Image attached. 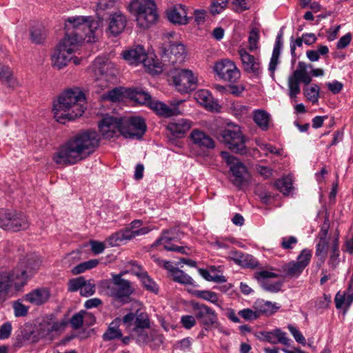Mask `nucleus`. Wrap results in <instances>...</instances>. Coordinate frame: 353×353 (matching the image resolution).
<instances>
[{
    "instance_id": "48",
    "label": "nucleus",
    "mask_w": 353,
    "mask_h": 353,
    "mask_svg": "<svg viewBox=\"0 0 353 353\" xmlns=\"http://www.w3.org/2000/svg\"><path fill=\"white\" fill-rule=\"evenodd\" d=\"M196 296L200 299L208 301L218 305V295L216 292L209 290H199L196 292Z\"/></svg>"
},
{
    "instance_id": "31",
    "label": "nucleus",
    "mask_w": 353,
    "mask_h": 353,
    "mask_svg": "<svg viewBox=\"0 0 353 353\" xmlns=\"http://www.w3.org/2000/svg\"><path fill=\"white\" fill-rule=\"evenodd\" d=\"M181 103L178 101L172 103V107L159 101H153L150 108L152 109L157 114L163 117H170L176 114L179 112L177 105Z\"/></svg>"
},
{
    "instance_id": "49",
    "label": "nucleus",
    "mask_w": 353,
    "mask_h": 353,
    "mask_svg": "<svg viewBox=\"0 0 353 353\" xmlns=\"http://www.w3.org/2000/svg\"><path fill=\"white\" fill-rule=\"evenodd\" d=\"M0 79L8 83L10 86H14L15 80L10 68L0 65Z\"/></svg>"
},
{
    "instance_id": "40",
    "label": "nucleus",
    "mask_w": 353,
    "mask_h": 353,
    "mask_svg": "<svg viewBox=\"0 0 353 353\" xmlns=\"http://www.w3.org/2000/svg\"><path fill=\"white\" fill-rule=\"evenodd\" d=\"M128 89L124 88H115L110 90L106 94H103V99H109L112 102L122 101L125 96H128Z\"/></svg>"
},
{
    "instance_id": "18",
    "label": "nucleus",
    "mask_w": 353,
    "mask_h": 353,
    "mask_svg": "<svg viewBox=\"0 0 353 353\" xmlns=\"http://www.w3.org/2000/svg\"><path fill=\"white\" fill-rule=\"evenodd\" d=\"M122 118L108 117L99 123V128L103 137L105 139H111L117 133L121 134Z\"/></svg>"
},
{
    "instance_id": "9",
    "label": "nucleus",
    "mask_w": 353,
    "mask_h": 353,
    "mask_svg": "<svg viewBox=\"0 0 353 353\" xmlns=\"http://www.w3.org/2000/svg\"><path fill=\"white\" fill-rule=\"evenodd\" d=\"M146 130L145 119L141 117L122 118L121 134L125 138L141 140Z\"/></svg>"
},
{
    "instance_id": "23",
    "label": "nucleus",
    "mask_w": 353,
    "mask_h": 353,
    "mask_svg": "<svg viewBox=\"0 0 353 353\" xmlns=\"http://www.w3.org/2000/svg\"><path fill=\"white\" fill-rule=\"evenodd\" d=\"M192 122L186 119H174L170 122L166 129L174 138H181L192 127Z\"/></svg>"
},
{
    "instance_id": "25",
    "label": "nucleus",
    "mask_w": 353,
    "mask_h": 353,
    "mask_svg": "<svg viewBox=\"0 0 353 353\" xmlns=\"http://www.w3.org/2000/svg\"><path fill=\"white\" fill-rule=\"evenodd\" d=\"M258 338L261 341H268L272 344L281 343L286 346L290 345V339L286 336V333L277 328L271 332H260Z\"/></svg>"
},
{
    "instance_id": "39",
    "label": "nucleus",
    "mask_w": 353,
    "mask_h": 353,
    "mask_svg": "<svg viewBox=\"0 0 353 353\" xmlns=\"http://www.w3.org/2000/svg\"><path fill=\"white\" fill-rule=\"evenodd\" d=\"M170 233V230H164L161 232V235L159 237L155 242L151 245L153 248H157L160 245H163V249L167 251H170L168 248H172L174 244L171 243V241L174 239L171 236H168V234Z\"/></svg>"
},
{
    "instance_id": "5",
    "label": "nucleus",
    "mask_w": 353,
    "mask_h": 353,
    "mask_svg": "<svg viewBox=\"0 0 353 353\" xmlns=\"http://www.w3.org/2000/svg\"><path fill=\"white\" fill-rule=\"evenodd\" d=\"M125 272L112 274V280L103 281V287L106 289V294L122 303L130 302V296L134 293V288L132 283L122 278Z\"/></svg>"
},
{
    "instance_id": "6",
    "label": "nucleus",
    "mask_w": 353,
    "mask_h": 353,
    "mask_svg": "<svg viewBox=\"0 0 353 353\" xmlns=\"http://www.w3.org/2000/svg\"><path fill=\"white\" fill-rule=\"evenodd\" d=\"M219 139L226 147L234 152L242 154L247 151L245 145L247 139L239 125L228 127L221 130Z\"/></svg>"
},
{
    "instance_id": "44",
    "label": "nucleus",
    "mask_w": 353,
    "mask_h": 353,
    "mask_svg": "<svg viewBox=\"0 0 353 353\" xmlns=\"http://www.w3.org/2000/svg\"><path fill=\"white\" fill-rule=\"evenodd\" d=\"M339 241L338 238H336L332 245V253L329 259V265L332 268H335L339 263Z\"/></svg>"
},
{
    "instance_id": "12",
    "label": "nucleus",
    "mask_w": 353,
    "mask_h": 353,
    "mask_svg": "<svg viewBox=\"0 0 353 353\" xmlns=\"http://www.w3.org/2000/svg\"><path fill=\"white\" fill-rule=\"evenodd\" d=\"M221 156L230 167V171L233 176L232 183L236 187L241 186L246 181L247 168L238 158L230 154L228 152L222 151Z\"/></svg>"
},
{
    "instance_id": "62",
    "label": "nucleus",
    "mask_w": 353,
    "mask_h": 353,
    "mask_svg": "<svg viewBox=\"0 0 353 353\" xmlns=\"http://www.w3.org/2000/svg\"><path fill=\"white\" fill-rule=\"evenodd\" d=\"M196 320L195 315H184L181 316V323L185 329L189 330L196 325Z\"/></svg>"
},
{
    "instance_id": "7",
    "label": "nucleus",
    "mask_w": 353,
    "mask_h": 353,
    "mask_svg": "<svg viewBox=\"0 0 353 353\" xmlns=\"http://www.w3.org/2000/svg\"><path fill=\"white\" fill-rule=\"evenodd\" d=\"M29 225L27 216L22 212L0 208V228L19 232L28 229Z\"/></svg>"
},
{
    "instance_id": "56",
    "label": "nucleus",
    "mask_w": 353,
    "mask_h": 353,
    "mask_svg": "<svg viewBox=\"0 0 353 353\" xmlns=\"http://www.w3.org/2000/svg\"><path fill=\"white\" fill-rule=\"evenodd\" d=\"M259 40V33L257 29H253L250 32L248 37V49L253 52L258 48V42Z\"/></svg>"
},
{
    "instance_id": "38",
    "label": "nucleus",
    "mask_w": 353,
    "mask_h": 353,
    "mask_svg": "<svg viewBox=\"0 0 353 353\" xmlns=\"http://www.w3.org/2000/svg\"><path fill=\"white\" fill-rule=\"evenodd\" d=\"M141 63H143L147 71L152 75L159 74L162 72L161 63L157 59L148 57L147 54Z\"/></svg>"
},
{
    "instance_id": "29",
    "label": "nucleus",
    "mask_w": 353,
    "mask_h": 353,
    "mask_svg": "<svg viewBox=\"0 0 353 353\" xmlns=\"http://www.w3.org/2000/svg\"><path fill=\"white\" fill-rule=\"evenodd\" d=\"M122 56L130 65H137L144 60L146 53L144 48L138 45L133 48L123 51Z\"/></svg>"
},
{
    "instance_id": "8",
    "label": "nucleus",
    "mask_w": 353,
    "mask_h": 353,
    "mask_svg": "<svg viewBox=\"0 0 353 353\" xmlns=\"http://www.w3.org/2000/svg\"><path fill=\"white\" fill-rule=\"evenodd\" d=\"M41 261L38 255L35 254H28L24 259L20 261L17 268L19 270V279L16 281L14 288L17 291H20L26 284L29 278L32 276L39 270Z\"/></svg>"
},
{
    "instance_id": "1",
    "label": "nucleus",
    "mask_w": 353,
    "mask_h": 353,
    "mask_svg": "<svg viewBox=\"0 0 353 353\" xmlns=\"http://www.w3.org/2000/svg\"><path fill=\"white\" fill-rule=\"evenodd\" d=\"M99 137L96 131L81 132L59 147L52 159L59 165H73L84 159L98 147Z\"/></svg>"
},
{
    "instance_id": "61",
    "label": "nucleus",
    "mask_w": 353,
    "mask_h": 353,
    "mask_svg": "<svg viewBox=\"0 0 353 353\" xmlns=\"http://www.w3.org/2000/svg\"><path fill=\"white\" fill-rule=\"evenodd\" d=\"M298 242V239L296 237L294 236H290L283 237L281 239V246L284 250H291L294 248V245H295Z\"/></svg>"
},
{
    "instance_id": "51",
    "label": "nucleus",
    "mask_w": 353,
    "mask_h": 353,
    "mask_svg": "<svg viewBox=\"0 0 353 353\" xmlns=\"http://www.w3.org/2000/svg\"><path fill=\"white\" fill-rule=\"evenodd\" d=\"M228 0H212L209 10L212 14H220L227 6Z\"/></svg>"
},
{
    "instance_id": "13",
    "label": "nucleus",
    "mask_w": 353,
    "mask_h": 353,
    "mask_svg": "<svg viewBox=\"0 0 353 353\" xmlns=\"http://www.w3.org/2000/svg\"><path fill=\"white\" fill-rule=\"evenodd\" d=\"M192 307L196 320L204 326L205 330H209L218 324L217 314L210 307L198 302H193Z\"/></svg>"
},
{
    "instance_id": "32",
    "label": "nucleus",
    "mask_w": 353,
    "mask_h": 353,
    "mask_svg": "<svg viewBox=\"0 0 353 353\" xmlns=\"http://www.w3.org/2000/svg\"><path fill=\"white\" fill-rule=\"evenodd\" d=\"M127 92L128 97H129L130 99L140 104L147 105L150 108L152 105V102L154 101L152 100L151 96L141 88H129L128 91Z\"/></svg>"
},
{
    "instance_id": "17",
    "label": "nucleus",
    "mask_w": 353,
    "mask_h": 353,
    "mask_svg": "<svg viewBox=\"0 0 353 353\" xmlns=\"http://www.w3.org/2000/svg\"><path fill=\"white\" fill-rule=\"evenodd\" d=\"M162 59L164 61H168L174 65L182 63L186 57V50L183 44L174 43L169 46V48L163 49Z\"/></svg>"
},
{
    "instance_id": "30",
    "label": "nucleus",
    "mask_w": 353,
    "mask_h": 353,
    "mask_svg": "<svg viewBox=\"0 0 353 353\" xmlns=\"http://www.w3.org/2000/svg\"><path fill=\"white\" fill-rule=\"evenodd\" d=\"M230 257L235 263L243 268H254L259 264L257 260L253 256L237 250L231 251Z\"/></svg>"
},
{
    "instance_id": "34",
    "label": "nucleus",
    "mask_w": 353,
    "mask_h": 353,
    "mask_svg": "<svg viewBox=\"0 0 353 353\" xmlns=\"http://www.w3.org/2000/svg\"><path fill=\"white\" fill-rule=\"evenodd\" d=\"M121 320L115 319L110 323L107 330L103 334V339L104 341H112L117 339H120L122 336V332L119 328Z\"/></svg>"
},
{
    "instance_id": "54",
    "label": "nucleus",
    "mask_w": 353,
    "mask_h": 353,
    "mask_svg": "<svg viewBox=\"0 0 353 353\" xmlns=\"http://www.w3.org/2000/svg\"><path fill=\"white\" fill-rule=\"evenodd\" d=\"M13 310L15 316H25L28 313L29 307L23 304L21 301L19 299L13 303Z\"/></svg>"
},
{
    "instance_id": "3",
    "label": "nucleus",
    "mask_w": 353,
    "mask_h": 353,
    "mask_svg": "<svg viewBox=\"0 0 353 353\" xmlns=\"http://www.w3.org/2000/svg\"><path fill=\"white\" fill-rule=\"evenodd\" d=\"M84 105L85 97L79 88L68 90L54 103V117L58 122L63 123L65 120H74L83 114Z\"/></svg>"
},
{
    "instance_id": "19",
    "label": "nucleus",
    "mask_w": 353,
    "mask_h": 353,
    "mask_svg": "<svg viewBox=\"0 0 353 353\" xmlns=\"http://www.w3.org/2000/svg\"><path fill=\"white\" fill-rule=\"evenodd\" d=\"M19 270L9 272H0V300H5L12 286V283L19 279Z\"/></svg>"
},
{
    "instance_id": "60",
    "label": "nucleus",
    "mask_w": 353,
    "mask_h": 353,
    "mask_svg": "<svg viewBox=\"0 0 353 353\" xmlns=\"http://www.w3.org/2000/svg\"><path fill=\"white\" fill-rule=\"evenodd\" d=\"M238 314L246 321L256 320L259 318L255 309L245 308L239 311Z\"/></svg>"
},
{
    "instance_id": "45",
    "label": "nucleus",
    "mask_w": 353,
    "mask_h": 353,
    "mask_svg": "<svg viewBox=\"0 0 353 353\" xmlns=\"http://www.w3.org/2000/svg\"><path fill=\"white\" fill-rule=\"evenodd\" d=\"M320 88L318 85L313 84L311 87L307 88L304 91V94L313 104L317 103L319 98Z\"/></svg>"
},
{
    "instance_id": "55",
    "label": "nucleus",
    "mask_w": 353,
    "mask_h": 353,
    "mask_svg": "<svg viewBox=\"0 0 353 353\" xmlns=\"http://www.w3.org/2000/svg\"><path fill=\"white\" fill-rule=\"evenodd\" d=\"M85 278L83 276H79L75 279L69 280L68 281V291L69 292H77L82 288V286L85 285Z\"/></svg>"
},
{
    "instance_id": "37",
    "label": "nucleus",
    "mask_w": 353,
    "mask_h": 353,
    "mask_svg": "<svg viewBox=\"0 0 353 353\" xmlns=\"http://www.w3.org/2000/svg\"><path fill=\"white\" fill-rule=\"evenodd\" d=\"M135 275L140 279L143 287L148 291L157 294L159 287L157 283L148 276L146 271L136 272Z\"/></svg>"
},
{
    "instance_id": "15",
    "label": "nucleus",
    "mask_w": 353,
    "mask_h": 353,
    "mask_svg": "<svg viewBox=\"0 0 353 353\" xmlns=\"http://www.w3.org/2000/svg\"><path fill=\"white\" fill-rule=\"evenodd\" d=\"M312 258V250L303 249L298 255L296 261H292L282 266L283 272L290 277L299 276L308 265Z\"/></svg>"
},
{
    "instance_id": "36",
    "label": "nucleus",
    "mask_w": 353,
    "mask_h": 353,
    "mask_svg": "<svg viewBox=\"0 0 353 353\" xmlns=\"http://www.w3.org/2000/svg\"><path fill=\"white\" fill-rule=\"evenodd\" d=\"M253 308L256 310L259 317L261 314L271 315L274 313L277 309L274 304L263 300L256 301L253 305Z\"/></svg>"
},
{
    "instance_id": "58",
    "label": "nucleus",
    "mask_w": 353,
    "mask_h": 353,
    "mask_svg": "<svg viewBox=\"0 0 353 353\" xmlns=\"http://www.w3.org/2000/svg\"><path fill=\"white\" fill-rule=\"evenodd\" d=\"M96 290L95 284L92 282L91 280L86 281L85 280V285L82 286V288L80 292V294L83 296H90L93 295Z\"/></svg>"
},
{
    "instance_id": "63",
    "label": "nucleus",
    "mask_w": 353,
    "mask_h": 353,
    "mask_svg": "<svg viewBox=\"0 0 353 353\" xmlns=\"http://www.w3.org/2000/svg\"><path fill=\"white\" fill-rule=\"evenodd\" d=\"M12 325L9 322L3 323L0 327V340L8 339L11 334Z\"/></svg>"
},
{
    "instance_id": "35",
    "label": "nucleus",
    "mask_w": 353,
    "mask_h": 353,
    "mask_svg": "<svg viewBox=\"0 0 353 353\" xmlns=\"http://www.w3.org/2000/svg\"><path fill=\"white\" fill-rule=\"evenodd\" d=\"M253 120L263 130H268L270 127V115L263 110H256L253 112Z\"/></svg>"
},
{
    "instance_id": "59",
    "label": "nucleus",
    "mask_w": 353,
    "mask_h": 353,
    "mask_svg": "<svg viewBox=\"0 0 353 353\" xmlns=\"http://www.w3.org/2000/svg\"><path fill=\"white\" fill-rule=\"evenodd\" d=\"M347 292L345 291L343 294L338 292L336 294L334 301L336 307L338 309L342 308L343 306H345L347 308H349L351 304H348L347 301Z\"/></svg>"
},
{
    "instance_id": "52",
    "label": "nucleus",
    "mask_w": 353,
    "mask_h": 353,
    "mask_svg": "<svg viewBox=\"0 0 353 353\" xmlns=\"http://www.w3.org/2000/svg\"><path fill=\"white\" fill-rule=\"evenodd\" d=\"M134 330H141L140 328H149L150 320L146 313L142 312L137 314L135 319Z\"/></svg>"
},
{
    "instance_id": "26",
    "label": "nucleus",
    "mask_w": 353,
    "mask_h": 353,
    "mask_svg": "<svg viewBox=\"0 0 353 353\" xmlns=\"http://www.w3.org/2000/svg\"><path fill=\"white\" fill-rule=\"evenodd\" d=\"M190 138L192 143L201 149L210 150L215 147V142L213 139L201 130H193L190 133Z\"/></svg>"
},
{
    "instance_id": "42",
    "label": "nucleus",
    "mask_w": 353,
    "mask_h": 353,
    "mask_svg": "<svg viewBox=\"0 0 353 353\" xmlns=\"http://www.w3.org/2000/svg\"><path fill=\"white\" fill-rule=\"evenodd\" d=\"M99 260L91 259L76 265L72 270L73 274H79L84 272L85 270H91L95 268L99 264Z\"/></svg>"
},
{
    "instance_id": "2",
    "label": "nucleus",
    "mask_w": 353,
    "mask_h": 353,
    "mask_svg": "<svg viewBox=\"0 0 353 353\" xmlns=\"http://www.w3.org/2000/svg\"><path fill=\"white\" fill-rule=\"evenodd\" d=\"M99 27V22L92 17H70L65 20L64 38L72 43V46L79 48L84 40L88 43L96 41Z\"/></svg>"
},
{
    "instance_id": "4",
    "label": "nucleus",
    "mask_w": 353,
    "mask_h": 353,
    "mask_svg": "<svg viewBox=\"0 0 353 353\" xmlns=\"http://www.w3.org/2000/svg\"><path fill=\"white\" fill-rule=\"evenodd\" d=\"M130 7L136 16L137 25L142 28H150L158 20L157 6L154 0H134Z\"/></svg>"
},
{
    "instance_id": "10",
    "label": "nucleus",
    "mask_w": 353,
    "mask_h": 353,
    "mask_svg": "<svg viewBox=\"0 0 353 353\" xmlns=\"http://www.w3.org/2000/svg\"><path fill=\"white\" fill-rule=\"evenodd\" d=\"M176 89L181 93H189L196 88L197 79L190 70L174 69L170 72Z\"/></svg>"
},
{
    "instance_id": "41",
    "label": "nucleus",
    "mask_w": 353,
    "mask_h": 353,
    "mask_svg": "<svg viewBox=\"0 0 353 353\" xmlns=\"http://www.w3.org/2000/svg\"><path fill=\"white\" fill-rule=\"evenodd\" d=\"M115 0H99L97 13L100 19H103L105 13H110L115 6Z\"/></svg>"
},
{
    "instance_id": "21",
    "label": "nucleus",
    "mask_w": 353,
    "mask_h": 353,
    "mask_svg": "<svg viewBox=\"0 0 353 353\" xmlns=\"http://www.w3.org/2000/svg\"><path fill=\"white\" fill-rule=\"evenodd\" d=\"M150 231H151V229L148 227L141 228L137 230L125 229L116 232L110 237V244L112 245H119L123 241L131 240L137 236L146 234Z\"/></svg>"
},
{
    "instance_id": "46",
    "label": "nucleus",
    "mask_w": 353,
    "mask_h": 353,
    "mask_svg": "<svg viewBox=\"0 0 353 353\" xmlns=\"http://www.w3.org/2000/svg\"><path fill=\"white\" fill-rule=\"evenodd\" d=\"M172 276H173V280L177 283L186 285L193 284V279L189 275L178 268Z\"/></svg>"
},
{
    "instance_id": "64",
    "label": "nucleus",
    "mask_w": 353,
    "mask_h": 353,
    "mask_svg": "<svg viewBox=\"0 0 353 353\" xmlns=\"http://www.w3.org/2000/svg\"><path fill=\"white\" fill-rule=\"evenodd\" d=\"M289 331L294 336V339L301 344H305V339L303 336V334L294 326L290 325L288 327Z\"/></svg>"
},
{
    "instance_id": "24",
    "label": "nucleus",
    "mask_w": 353,
    "mask_h": 353,
    "mask_svg": "<svg viewBox=\"0 0 353 353\" xmlns=\"http://www.w3.org/2000/svg\"><path fill=\"white\" fill-rule=\"evenodd\" d=\"M50 292L47 288H36L26 294L23 299L32 305L39 306L48 302Z\"/></svg>"
},
{
    "instance_id": "14",
    "label": "nucleus",
    "mask_w": 353,
    "mask_h": 353,
    "mask_svg": "<svg viewBox=\"0 0 353 353\" xmlns=\"http://www.w3.org/2000/svg\"><path fill=\"white\" fill-rule=\"evenodd\" d=\"M78 49V47L72 46V43L65 41L63 38L57 46L52 56V61L54 66L61 69L72 59V54Z\"/></svg>"
},
{
    "instance_id": "53",
    "label": "nucleus",
    "mask_w": 353,
    "mask_h": 353,
    "mask_svg": "<svg viewBox=\"0 0 353 353\" xmlns=\"http://www.w3.org/2000/svg\"><path fill=\"white\" fill-rule=\"evenodd\" d=\"M328 248V241L327 240H319L316 246V256H319L321 263H323L326 256Z\"/></svg>"
},
{
    "instance_id": "27",
    "label": "nucleus",
    "mask_w": 353,
    "mask_h": 353,
    "mask_svg": "<svg viewBox=\"0 0 353 353\" xmlns=\"http://www.w3.org/2000/svg\"><path fill=\"white\" fill-rule=\"evenodd\" d=\"M126 17L120 12L110 14L108 30L113 36L121 33L126 26Z\"/></svg>"
},
{
    "instance_id": "33",
    "label": "nucleus",
    "mask_w": 353,
    "mask_h": 353,
    "mask_svg": "<svg viewBox=\"0 0 353 353\" xmlns=\"http://www.w3.org/2000/svg\"><path fill=\"white\" fill-rule=\"evenodd\" d=\"M195 99L198 103L208 110H214L218 106V103L213 101L211 93L207 90H201L196 92Z\"/></svg>"
},
{
    "instance_id": "57",
    "label": "nucleus",
    "mask_w": 353,
    "mask_h": 353,
    "mask_svg": "<svg viewBox=\"0 0 353 353\" xmlns=\"http://www.w3.org/2000/svg\"><path fill=\"white\" fill-rule=\"evenodd\" d=\"M84 322V315L83 310H81L78 313L74 314L70 320L71 327L74 330H78L81 328Z\"/></svg>"
},
{
    "instance_id": "22",
    "label": "nucleus",
    "mask_w": 353,
    "mask_h": 353,
    "mask_svg": "<svg viewBox=\"0 0 353 353\" xmlns=\"http://www.w3.org/2000/svg\"><path fill=\"white\" fill-rule=\"evenodd\" d=\"M166 16L170 22L177 25H186L189 22L187 7L176 4L166 10Z\"/></svg>"
},
{
    "instance_id": "50",
    "label": "nucleus",
    "mask_w": 353,
    "mask_h": 353,
    "mask_svg": "<svg viewBox=\"0 0 353 353\" xmlns=\"http://www.w3.org/2000/svg\"><path fill=\"white\" fill-rule=\"evenodd\" d=\"M30 37L33 42L36 43H42L46 38V32L43 27H34L30 30Z\"/></svg>"
},
{
    "instance_id": "16",
    "label": "nucleus",
    "mask_w": 353,
    "mask_h": 353,
    "mask_svg": "<svg viewBox=\"0 0 353 353\" xmlns=\"http://www.w3.org/2000/svg\"><path fill=\"white\" fill-rule=\"evenodd\" d=\"M214 70L221 79L232 83H235L241 77V72L236 64L229 59L217 61Z\"/></svg>"
},
{
    "instance_id": "11",
    "label": "nucleus",
    "mask_w": 353,
    "mask_h": 353,
    "mask_svg": "<svg viewBox=\"0 0 353 353\" xmlns=\"http://www.w3.org/2000/svg\"><path fill=\"white\" fill-rule=\"evenodd\" d=\"M66 326L64 321H54L52 316H45L38 323L34 331L30 332L32 336V341L37 342L41 339L48 338L52 339V332H59L63 331Z\"/></svg>"
},
{
    "instance_id": "47",
    "label": "nucleus",
    "mask_w": 353,
    "mask_h": 353,
    "mask_svg": "<svg viewBox=\"0 0 353 353\" xmlns=\"http://www.w3.org/2000/svg\"><path fill=\"white\" fill-rule=\"evenodd\" d=\"M275 186L281 192L287 195L290 192L292 188V183L290 179L283 178L278 179L275 182Z\"/></svg>"
},
{
    "instance_id": "43",
    "label": "nucleus",
    "mask_w": 353,
    "mask_h": 353,
    "mask_svg": "<svg viewBox=\"0 0 353 353\" xmlns=\"http://www.w3.org/2000/svg\"><path fill=\"white\" fill-rule=\"evenodd\" d=\"M300 81L291 76L288 78V85L289 88V97L291 100L296 101L297 95L301 92Z\"/></svg>"
},
{
    "instance_id": "20",
    "label": "nucleus",
    "mask_w": 353,
    "mask_h": 353,
    "mask_svg": "<svg viewBox=\"0 0 353 353\" xmlns=\"http://www.w3.org/2000/svg\"><path fill=\"white\" fill-rule=\"evenodd\" d=\"M238 52L241 57L243 70L255 76H259L262 72L259 59L249 54L245 49H240Z\"/></svg>"
},
{
    "instance_id": "28",
    "label": "nucleus",
    "mask_w": 353,
    "mask_h": 353,
    "mask_svg": "<svg viewBox=\"0 0 353 353\" xmlns=\"http://www.w3.org/2000/svg\"><path fill=\"white\" fill-rule=\"evenodd\" d=\"M109 69H111V67L108 63H103L99 68H95V74H100L96 79L95 86L103 89L107 88L109 85V83L115 79V74L113 71L111 70L110 73H108Z\"/></svg>"
}]
</instances>
